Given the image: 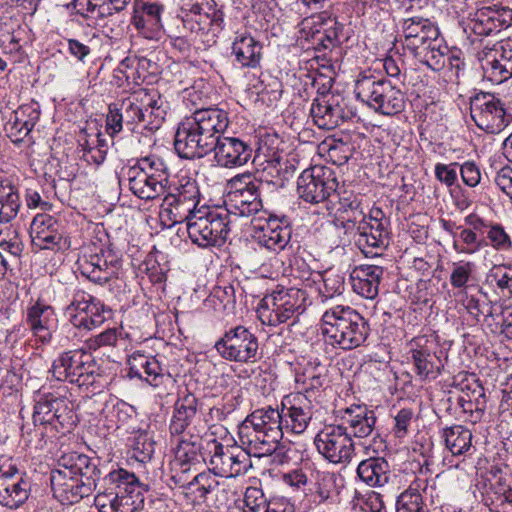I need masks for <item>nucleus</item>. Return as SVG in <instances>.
I'll return each mask as SVG.
<instances>
[{
  "mask_svg": "<svg viewBox=\"0 0 512 512\" xmlns=\"http://www.w3.org/2000/svg\"><path fill=\"white\" fill-rule=\"evenodd\" d=\"M442 437L446 448L454 456L465 455L472 449V432L463 425L445 428Z\"/></svg>",
  "mask_w": 512,
  "mask_h": 512,
  "instance_id": "42",
  "label": "nucleus"
},
{
  "mask_svg": "<svg viewBox=\"0 0 512 512\" xmlns=\"http://www.w3.org/2000/svg\"><path fill=\"white\" fill-rule=\"evenodd\" d=\"M199 447L195 441H189L182 436L177 440L176 447L174 448V459L171 461V469L173 471H180V474L171 476V479L180 485H185L187 481L186 474L191 469V466L199 462Z\"/></svg>",
  "mask_w": 512,
  "mask_h": 512,
  "instance_id": "30",
  "label": "nucleus"
},
{
  "mask_svg": "<svg viewBox=\"0 0 512 512\" xmlns=\"http://www.w3.org/2000/svg\"><path fill=\"white\" fill-rule=\"evenodd\" d=\"M228 112L218 107L195 110L178 125L173 145L182 158H201L213 147L229 126Z\"/></svg>",
  "mask_w": 512,
  "mask_h": 512,
  "instance_id": "2",
  "label": "nucleus"
},
{
  "mask_svg": "<svg viewBox=\"0 0 512 512\" xmlns=\"http://www.w3.org/2000/svg\"><path fill=\"white\" fill-rule=\"evenodd\" d=\"M0 47L7 62L17 63L22 59L20 39L14 32L0 29Z\"/></svg>",
  "mask_w": 512,
  "mask_h": 512,
  "instance_id": "53",
  "label": "nucleus"
},
{
  "mask_svg": "<svg viewBox=\"0 0 512 512\" xmlns=\"http://www.w3.org/2000/svg\"><path fill=\"white\" fill-rule=\"evenodd\" d=\"M310 115L319 128L331 130L350 119L354 113L342 95L327 93L313 100Z\"/></svg>",
  "mask_w": 512,
  "mask_h": 512,
  "instance_id": "17",
  "label": "nucleus"
},
{
  "mask_svg": "<svg viewBox=\"0 0 512 512\" xmlns=\"http://www.w3.org/2000/svg\"><path fill=\"white\" fill-rule=\"evenodd\" d=\"M512 23V10L492 7L478 9L469 19L468 27L476 35L488 36L500 32Z\"/></svg>",
  "mask_w": 512,
  "mask_h": 512,
  "instance_id": "26",
  "label": "nucleus"
},
{
  "mask_svg": "<svg viewBox=\"0 0 512 512\" xmlns=\"http://www.w3.org/2000/svg\"><path fill=\"white\" fill-rule=\"evenodd\" d=\"M104 481L107 487L94 499L99 512H138L143 508L144 496L133 473L125 469L113 470Z\"/></svg>",
  "mask_w": 512,
  "mask_h": 512,
  "instance_id": "6",
  "label": "nucleus"
},
{
  "mask_svg": "<svg viewBox=\"0 0 512 512\" xmlns=\"http://www.w3.org/2000/svg\"><path fill=\"white\" fill-rule=\"evenodd\" d=\"M32 245L40 250H67L71 243L65 225L48 214H38L31 223Z\"/></svg>",
  "mask_w": 512,
  "mask_h": 512,
  "instance_id": "18",
  "label": "nucleus"
},
{
  "mask_svg": "<svg viewBox=\"0 0 512 512\" xmlns=\"http://www.w3.org/2000/svg\"><path fill=\"white\" fill-rule=\"evenodd\" d=\"M470 114L476 126L490 134H498L509 124L504 104L490 93H478L470 100Z\"/></svg>",
  "mask_w": 512,
  "mask_h": 512,
  "instance_id": "13",
  "label": "nucleus"
},
{
  "mask_svg": "<svg viewBox=\"0 0 512 512\" xmlns=\"http://www.w3.org/2000/svg\"><path fill=\"white\" fill-rule=\"evenodd\" d=\"M354 91L358 99L377 113L393 116L405 109L404 93L389 80L376 77L373 74L359 75Z\"/></svg>",
  "mask_w": 512,
  "mask_h": 512,
  "instance_id": "7",
  "label": "nucleus"
},
{
  "mask_svg": "<svg viewBox=\"0 0 512 512\" xmlns=\"http://www.w3.org/2000/svg\"><path fill=\"white\" fill-rule=\"evenodd\" d=\"M157 249L154 246L153 250L147 255L145 260L140 266V270L145 273L154 285L160 283V265L157 259Z\"/></svg>",
  "mask_w": 512,
  "mask_h": 512,
  "instance_id": "59",
  "label": "nucleus"
},
{
  "mask_svg": "<svg viewBox=\"0 0 512 512\" xmlns=\"http://www.w3.org/2000/svg\"><path fill=\"white\" fill-rule=\"evenodd\" d=\"M68 53L77 61L85 64L91 54V48L88 44L75 38L65 39Z\"/></svg>",
  "mask_w": 512,
  "mask_h": 512,
  "instance_id": "64",
  "label": "nucleus"
},
{
  "mask_svg": "<svg viewBox=\"0 0 512 512\" xmlns=\"http://www.w3.org/2000/svg\"><path fill=\"white\" fill-rule=\"evenodd\" d=\"M143 15L136 21L137 28L157 25L160 22V6L156 3H143Z\"/></svg>",
  "mask_w": 512,
  "mask_h": 512,
  "instance_id": "61",
  "label": "nucleus"
},
{
  "mask_svg": "<svg viewBox=\"0 0 512 512\" xmlns=\"http://www.w3.org/2000/svg\"><path fill=\"white\" fill-rule=\"evenodd\" d=\"M31 483L25 473L19 471L13 460L0 457V505L18 509L29 498Z\"/></svg>",
  "mask_w": 512,
  "mask_h": 512,
  "instance_id": "12",
  "label": "nucleus"
},
{
  "mask_svg": "<svg viewBox=\"0 0 512 512\" xmlns=\"http://www.w3.org/2000/svg\"><path fill=\"white\" fill-rule=\"evenodd\" d=\"M484 77L500 84L512 77V40H504L492 47L485 46L476 55Z\"/></svg>",
  "mask_w": 512,
  "mask_h": 512,
  "instance_id": "16",
  "label": "nucleus"
},
{
  "mask_svg": "<svg viewBox=\"0 0 512 512\" xmlns=\"http://www.w3.org/2000/svg\"><path fill=\"white\" fill-rule=\"evenodd\" d=\"M140 365L143 369V373L140 374V377H144L150 385L157 387L159 385L158 378L160 376V363L158 360L155 358L148 359L142 357Z\"/></svg>",
  "mask_w": 512,
  "mask_h": 512,
  "instance_id": "62",
  "label": "nucleus"
},
{
  "mask_svg": "<svg viewBox=\"0 0 512 512\" xmlns=\"http://www.w3.org/2000/svg\"><path fill=\"white\" fill-rule=\"evenodd\" d=\"M338 187L337 179L330 168L313 166L302 171L297 181L299 197L308 203L318 204L327 200Z\"/></svg>",
  "mask_w": 512,
  "mask_h": 512,
  "instance_id": "14",
  "label": "nucleus"
},
{
  "mask_svg": "<svg viewBox=\"0 0 512 512\" xmlns=\"http://www.w3.org/2000/svg\"><path fill=\"white\" fill-rule=\"evenodd\" d=\"M181 18L184 27L194 33L204 32L210 27L211 20L203 4L193 3L182 7Z\"/></svg>",
  "mask_w": 512,
  "mask_h": 512,
  "instance_id": "45",
  "label": "nucleus"
},
{
  "mask_svg": "<svg viewBox=\"0 0 512 512\" xmlns=\"http://www.w3.org/2000/svg\"><path fill=\"white\" fill-rule=\"evenodd\" d=\"M103 257L104 255H92L89 261H85L81 265L82 274L95 282L107 280L113 273L112 270H108L115 266L114 263H117V260H110L108 262V260Z\"/></svg>",
  "mask_w": 512,
  "mask_h": 512,
  "instance_id": "46",
  "label": "nucleus"
},
{
  "mask_svg": "<svg viewBox=\"0 0 512 512\" xmlns=\"http://www.w3.org/2000/svg\"><path fill=\"white\" fill-rule=\"evenodd\" d=\"M212 151L216 163L224 168L241 167L252 157L250 144L236 137L220 138Z\"/></svg>",
  "mask_w": 512,
  "mask_h": 512,
  "instance_id": "25",
  "label": "nucleus"
},
{
  "mask_svg": "<svg viewBox=\"0 0 512 512\" xmlns=\"http://www.w3.org/2000/svg\"><path fill=\"white\" fill-rule=\"evenodd\" d=\"M164 211L162 208V238L165 241L166 257L174 258L188 245L185 238L187 234L186 226L183 227V223L170 221Z\"/></svg>",
  "mask_w": 512,
  "mask_h": 512,
  "instance_id": "38",
  "label": "nucleus"
},
{
  "mask_svg": "<svg viewBox=\"0 0 512 512\" xmlns=\"http://www.w3.org/2000/svg\"><path fill=\"white\" fill-rule=\"evenodd\" d=\"M119 111L122 114L123 120L128 124H133L140 121H147V126L151 131H156L160 128V120L158 115L155 114V109H158L157 100H151L148 107L142 110L131 98H125L116 102Z\"/></svg>",
  "mask_w": 512,
  "mask_h": 512,
  "instance_id": "35",
  "label": "nucleus"
},
{
  "mask_svg": "<svg viewBox=\"0 0 512 512\" xmlns=\"http://www.w3.org/2000/svg\"><path fill=\"white\" fill-rule=\"evenodd\" d=\"M100 471L91 459L77 452L62 455L51 471L53 495L63 504H74L89 496L96 487Z\"/></svg>",
  "mask_w": 512,
  "mask_h": 512,
  "instance_id": "3",
  "label": "nucleus"
},
{
  "mask_svg": "<svg viewBox=\"0 0 512 512\" xmlns=\"http://www.w3.org/2000/svg\"><path fill=\"white\" fill-rule=\"evenodd\" d=\"M64 316L77 329L90 331L107 319L109 310L94 296L81 289L71 292Z\"/></svg>",
  "mask_w": 512,
  "mask_h": 512,
  "instance_id": "9",
  "label": "nucleus"
},
{
  "mask_svg": "<svg viewBox=\"0 0 512 512\" xmlns=\"http://www.w3.org/2000/svg\"><path fill=\"white\" fill-rule=\"evenodd\" d=\"M87 351L83 348L61 353L54 361L50 372L58 381H68L76 368L81 365Z\"/></svg>",
  "mask_w": 512,
  "mask_h": 512,
  "instance_id": "41",
  "label": "nucleus"
},
{
  "mask_svg": "<svg viewBox=\"0 0 512 512\" xmlns=\"http://www.w3.org/2000/svg\"><path fill=\"white\" fill-rule=\"evenodd\" d=\"M27 323L35 337L43 344L50 343L56 326L51 306L36 302L27 309Z\"/></svg>",
  "mask_w": 512,
  "mask_h": 512,
  "instance_id": "27",
  "label": "nucleus"
},
{
  "mask_svg": "<svg viewBox=\"0 0 512 512\" xmlns=\"http://www.w3.org/2000/svg\"><path fill=\"white\" fill-rule=\"evenodd\" d=\"M339 477L334 472L318 471L316 480V494L320 501L332 499L339 493Z\"/></svg>",
  "mask_w": 512,
  "mask_h": 512,
  "instance_id": "52",
  "label": "nucleus"
},
{
  "mask_svg": "<svg viewBox=\"0 0 512 512\" xmlns=\"http://www.w3.org/2000/svg\"><path fill=\"white\" fill-rule=\"evenodd\" d=\"M186 483L193 489V492H199L200 497H205L218 485L215 477L209 472L199 473L194 476L192 481L188 482L187 480Z\"/></svg>",
  "mask_w": 512,
  "mask_h": 512,
  "instance_id": "58",
  "label": "nucleus"
},
{
  "mask_svg": "<svg viewBox=\"0 0 512 512\" xmlns=\"http://www.w3.org/2000/svg\"><path fill=\"white\" fill-rule=\"evenodd\" d=\"M512 275V265H497L491 269L490 277L500 290H508Z\"/></svg>",
  "mask_w": 512,
  "mask_h": 512,
  "instance_id": "63",
  "label": "nucleus"
},
{
  "mask_svg": "<svg viewBox=\"0 0 512 512\" xmlns=\"http://www.w3.org/2000/svg\"><path fill=\"white\" fill-rule=\"evenodd\" d=\"M259 184L260 182L253 179L249 173L234 176L230 180L233 190L228 193L225 202L229 207L226 212H232L243 217L257 213L262 207Z\"/></svg>",
  "mask_w": 512,
  "mask_h": 512,
  "instance_id": "15",
  "label": "nucleus"
},
{
  "mask_svg": "<svg viewBox=\"0 0 512 512\" xmlns=\"http://www.w3.org/2000/svg\"><path fill=\"white\" fill-rule=\"evenodd\" d=\"M448 53V47L443 43L440 35L430 40L423 48L413 55L433 71H440L444 68Z\"/></svg>",
  "mask_w": 512,
  "mask_h": 512,
  "instance_id": "40",
  "label": "nucleus"
},
{
  "mask_svg": "<svg viewBox=\"0 0 512 512\" xmlns=\"http://www.w3.org/2000/svg\"><path fill=\"white\" fill-rule=\"evenodd\" d=\"M243 512H262L269 502L263 491L257 487H248L244 493Z\"/></svg>",
  "mask_w": 512,
  "mask_h": 512,
  "instance_id": "55",
  "label": "nucleus"
},
{
  "mask_svg": "<svg viewBox=\"0 0 512 512\" xmlns=\"http://www.w3.org/2000/svg\"><path fill=\"white\" fill-rule=\"evenodd\" d=\"M250 454L237 446H224L214 442L210 464L215 475L234 478L247 472L251 466Z\"/></svg>",
  "mask_w": 512,
  "mask_h": 512,
  "instance_id": "20",
  "label": "nucleus"
},
{
  "mask_svg": "<svg viewBox=\"0 0 512 512\" xmlns=\"http://www.w3.org/2000/svg\"><path fill=\"white\" fill-rule=\"evenodd\" d=\"M156 443L153 442L147 434H140L134 438L133 457L139 462L150 460L155 452Z\"/></svg>",
  "mask_w": 512,
  "mask_h": 512,
  "instance_id": "56",
  "label": "nucleus"
},
{
  "mask_svg": "<svg viewBox=\"0 0 512 512\" xmlns=\"http://www.w3.org/2000/svg\"><path fill=\"white\" fill-rule=\"evenodd\" d=\"M33 422L35 425H51L58 431L74 423L73 412L66 399L45 395L34 406Z\"/></svg>",
  "mask_w": 512,
  "mask_h": 512,
  "instance_id": "21",
  "label": "nucleus"
},
{
  "mask_svg": "<svg viewBox=\"0 0 512 512\" xmlns=\"http://www.w3.org/2000/svg\"><path fill=\"white\" fill-rule=\"evenodd\" d=\"M283 417L270 406L253 411L240 426L241 443L257 457L272 454L284 435Z\"/></svg>",
  "mask_w": 512,
  "mask_h": 512,
  "instance_id": "5",
  "label": "nucleus"
},
{
  "mask_svg": "<svg viewBox=\"0 0 512 512\" xmlns=\"http://www.w3.org/2000/svg\"><path fill=\"white\" fill-rule=\"evenodd\" d=\"M20 205L17 188L9 181H0V223H8L14 219Z\"/></svg>",
  "mask_w": 512,
  "mask_h": 512,
  "instance_id": "44",
  "label": "nucleus"
},
{
  "mask_svg": "<svg viewBox=\"0 0 512 512\" xmlns=\"http://www.w3.org/2000/svg\"><path fill=\"white\" fill-rule=\"evenodd\" d=\"M436 344L425 335L414 337L409 342L414 371L421 380L436 379L445 366L441 355L436 352Z\"/></svg>",
  "mask_w": 512,
  "mask_h": 512,
  "instance_id": "19",
  "label": "nucleus"
},
{
  "mask_svg": "<svg viewBox=\"0 0 512 512\" xmlns=\"http://www.w3.org/2000/svg\"><path fill=\"white\" fill-rule=\"evenodd\" d=\"M327 381V369L317 361H309L295 373V383L299 393L313 392L322 388Z\"/></svg>",
  "mask_w": 512,
  "mask_h": 512,
  "instance_id": "37",
  "label": "nucleus"
},
{
  "mask_svg": "<svg viewBox=\"0 0 512 512\" xmlns=\"http://www.w3.org/2000/svg\"><path fill=\"white\" fill-rule=\"evenodd\" d=\"M254 230L257 242L274 252L284 250L291 239V228L286 218L279 219L269 216L264 221L262 218H257Z\"/></svg>",
  "mask_w": 512,
  "mask_h": 512,
  "instance_id": "22",
  "label": "nucleus"
},
{
  "mask_svg": "<svg viewBox=\"0 0 512 512\" xmlns=\"http://www.w3.org/2000/svg\"><path fill=\"white\" fill-rule=\"evenodd\" d=\"M158 177L155 173L139 174L131 180V189L142 199H155L158 196L156 187L160 183Z\"/></svg>",
  "mask_w": 512,
  "mask_h": 512,
  "instance_id": "51",
  "label": "nucleus"
},
{
  "mask_svg": "<svg viewBox=\"0 0 512 512\" xmlns=\"http://www.w3.org/2000/svg\"><path fill=\"white\" fill-rule=\"evenodd\" d=\"M232 54L242 67L256 68L260 64L262 45L251 34L237 32L232 43Z\"/></svg>",
  "mask_w": 512,
  "mask_h": 512,
  "instance_id": "33",
  "label": "nucleus"
},
{
  "mask_svg": "<svg viewBox=\"0 0 512 512\" xmlns=\"http://www.w3.org/2000/svg\"><path fill=\"white\" fill-rule=\"evenodd\" d=\"M487 238L490 240L492 247L499 251H506L512 247L510 236L500 224L490 225L486 231Z\"/></svg>",
  "mask_w": 512,
  "mask_h": 512,
  "instance_id": "57",
  "label": "nucleus"
},
{
  "mask_svg": "<svg viewBox=\"0 0 512 512\" xmlns=\"http://www.w3.org/2000/svg\"><path fill=\"white\" fill-rule=\"evenodd\" d=\"M306 291L282 288L266 295L259 303L257 315L262 324L278 326L302 314L306 309Z\"/></svg>",
  "mask_w": 512,
  "mask_h": 512,
  "instance_id": "8",
  "label": "nucleus"
},
{
  "mask_svg": "<svg viewBox=\"0 0 512 512\" xmlns=\"http://www.w3.org/2000/svg\"><path fill=\"white\" fill-rule=\"evenodd\" d=\"M131 0H73L76 13L85 19L104 20L126 9Z\"/></svg>",
  "mask_w": 512,
  "mask_h": 512,
  "instance_id": "29",
  "label": "nucleus"
},
{
  "mask_svg": "<svg viewBox=\"0 0 512 512\" xmlns=\"http://www.w3.org/2000/svg\"><path fill=\"white\" fill-rule=\"evenodd\" d=\"M197 188L194 182L168 175L162 168V208L173 223L186 221V231L193 243L208 247L227 238L228 213L202 206L196 209Z\"/></svg>",
  "mask_w": 512,
  "mask_h": 512,
  "instance_id": "1",
  "label": "nucleus"
},
{
  "mask_svg": "<svg viewBox=\"0 0 512 512\" xmlns=\"http://www.w3.org/2000/svg\"><path fill=\"white\" fill-rule=\"evenodd\" d=\"M405 47L413 54L440 35L438 27L428 18L412 16L401 21Z\"/></svg>",
  "mask_w": 512,
  "mask_h": 512,
  "instance_id": "24",
  "label": "nucleus"
},
{
  "mask_svg": "<svg viewBox=\"0 0 512 512\" xmlns=\"http://www.w3.org/2000/svg\"><path fill=\"white\" fill-rule=\"evenodd\" d=\"M357 475L370 487H384L393 476L389 463L383 457H370L361 461Z\"/></svg>",
  "mask_w": 512,
  "mask_h": 512,
  "instance_id": "34",
  "label": "nucleus"
},
{
  "mask_svg": "<svg viewBox=\"0 0 512 512\" xmlns=\"http://www.w3.org/2000/svg\"><path fill=\"white\" fill-rule=\"evenodd\" d=\"M476 265L473 262L460 260L451 264L449 281L459 291L468 290L469 282L474 279Z\"/></svg>",
  "mask_w": 512,
  "mask_h": 512,
  "instance_id": "47",
  "label": "nucleus"
},
{
  "mask_svg": "<svg viewBox=\"0 0 512 512\" xmlns=\"http://www.w3.org/2000/svg\"><path fill=\"white\" fill-rule=\"evenodd\" d=\"M321 333L325 341L333 347L352 350L365 342L369 334V325L355 309L336 305L323 313Z\"/></svg>",
  "mask_w": 512,
  "mask_h": 512,
  "instance_id": "4",
  "label": "nucleus"
},
{
  "mask_svg": "<svg viewBox=\"0 0 512 512\" xmlns=\"http://www.w3.org/2000/svg\"><path fill=\"white\" fill-rule=\"evenodd\" d=\"M314 444L322 457L333 464H347L355 454L351 433L344 425H325L315 436Z\"/></svg>",
  "mask_w": 512,
  "mask_h": 512,
  "instance_id": "11",
  "label": "nucleus"
},
{
  "mask_svg": "<svg viewBox=\"0 0 512 512\" xmlns=\"http://www.w3.org/2000/svg\"><path fill=\"white\" fill-rule=\"evenodd\" d=\"M195 414L196 398L193 395H187L182 400L178 401L175 405V411L170 423L171 434H183Z\"/></svg>",
  "mask_w": 512,
  "mask_h": 512,
  "instance_id": "43",
  "label": "nucleus"
},
{
  "mask_svg": "<svg viewBox=\"0 0 512 512\" xmlns=\"http://www.w3.org/2000/svg\"><path fill=\"white\" fill-rule=\"evenodd\" d=\"M320 276L322 284L318 287V291L322 302L342 295L345 290V282L342 275L328 270Z\"/></svg>",
  "mask_w": 512,
  "mask_h": 512,
  "instance_id": "48",
  "label": "nucleus"
},
{
  "mask_svg": "<svg viewBox=\"0 0 512 512\" xmlns=\"http://www.w3.org/2000/svg\"><path fill=\"white\" fill-rule=\"evenodd\" d=\"M354 241L365 254H375L372 249L386 248L389 245V232L384 222H367V219L354 232Z\"/></svg>",
  "mask_w": 512,
  "mask_h": 512,
  "instance_id": "28",
  "label": "nucleus"
},
{
  "mask_svg": "<svg viewBox=\"0 0 512 512\" xmlns=\"http://www.w3.org/2000/svg\"><path fill=\"white\" fill-rule=\"evenodd\" d=\"M383 268L378 265H359L351 273L353 290L366 299H374L379 292Z\"/></svg>",
  "mask_w": 512,
  "mask_h": 512,
  "instance_id": "31",
  "label": "nucleus"
},
{
  "mask_svg": "<svg viewBox=\"0 0 512 512\" xmlns=\"http://www.w3.org/2000/svg\"><path fill=\"white\" fill-rule=\"evenodd\" d=\"M39 117L38 109L30 105L21 106L14 111L13 117L5 126L11 141L16 144L25 142Z\"/></svg>",
  "mask_w": 512,
  "mask_h": 512,
  "instance_id": "32",
  "label": "nucleus"
},
{
  "mask_svg": "<svg viewBox=\"0 0 512 512\" xmlns=\"http://www.w3.org/2000/svg\"><path fill=\"white\" fill-rule=\"evenodd\" d=\"M95 363L92 359V355L87 352L82 359L81 365H79L74 374L70 376L69 383L75 384L78 387H89L93 385L96 378L99 376L96 374Z\"/></svg>",
  "mask_w": 512,
  "mask_h": 512,
  "instance_id": "49",
  "label": "nucleus"
},
{
  "mask_svg": "<svg viewBox=\"0 0 512 512\" xmlns=\"http://www.w3.org/2000/svg\"><path fill=\"white\" fill-rule=\"evenodd\" d=\"M457 296L468 314L479 322L482 315L486 312V306L488 305L486 301L470 294L468 290L458 291Z\"/></svg>",
  "mask_w": 512,
  "mask_h": 512,
  "instance_id": "54",
  "label": "nucleus"
},
{
  "mask_svg": "<svg viewBox=\"0 0 512 512\" xmlns=\"http://www.w3.org/2000/svg\"><path fill=\"white\" fill-rule=\"evenodd\" d=\"M457 167L458 163H437L435 165L436 179L447 187L453 186L458 178Z\"/></svg>",
  "mask_w": 512,
  "mask_h": 512,
  "instance_id": "60",
  "label": "nucleus"
},
{
  "mask_svg": "<svg viewBox=\"0 0 512 512\" xmlns=\"http://www.w3.org/2000/svg\"><path fill=\"white\" fill-rule=\"evenodd\" d=\"M214 348L225 360L237 363H254L258 354V339L245 326L231 327L215 342Z\"/></svg>",
  "mask_w": 512,
  "mask_h": 512,
  "instance_id": "10",
  "label": "nucleus"
},
{
  "mask_svg": "<svg viewBox=\"0 0 512 512\" xmlns=\"http://www.w3.org/2000/svg\"><path fill=\"white\" fill-rule=\"evenodd\" d=\"M427 479L416 478L410 486L398 496L396 512H428L422 499L427 490Z\"/></svg>",
  "mask_w": 512,
  "mask_h": 512,
  "instance_id": "39",
  "label": "nucleus"
},
{
  "mask_svg": "<svg viewBox=\"0 0 512 512\" xmlns=\"http://www.w3.org/2000/svg\"><path fill=\"white\" fill-rule=\"evenodd\" d=\"M458 237L459 241L453 242V248L458 253L472 255L488 245L484 238L465 228L460 230Z\"/></svg>",
  "mask_w": 512,
  "mask_h": 512,
  "instance_id": "50",
  "label": "nucleus"
},
{
  "mask_svg": "<svg viewBox=\"0 0 512 512\" xmlns=\"http://www.w3.org/2000/svg\"><path fill=\"white\" fill-rule=\"evenodd\" d=\"M283 432L303 433L313 416V407L308 397L297 393L282 402Z\"/></svg>",
  "mask_w": 512,
  "mask_h": 512,
  "instance_id": "23",
  "label": "nucleus"
},
{
  "mask_svg": "<svg viewBox=\"0 0 512 512\" xmlns=\"http://www.w3.org/2000/svg\"><path fill=\"white\" fill-rule=\"evenodd\" d=\"M375 424L376 416L374 412L365 406H357L347 409L342 425L351 433V437L365 438L372 434Z\"/></svg>",
  "mask_w": 512,
  "mask_h": 512,
  "instance_id": "36",
  "label": "nucleus"
}]
</instances>
